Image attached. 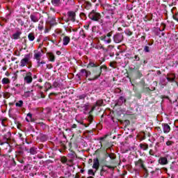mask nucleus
<instances>
[{
  "label": "nucleus",
  "mask_w": 178,
  "mask_h": 178,
  "mask_svg": "<svg viewBox=\"0 0 178 178\" xmlns=\"http://www.w3.org/2000/svg\"><path fill=\"white\" fill-rule=\"evenodd\" d=\"M88 16L91 20H93L94 22H99L100 23H102V19H101V14H99V13H97L95 10H92L89 14Z\"/></svg>",
  "instance_id": "f257e3e1"
},
{
  "label": "nucleus",
  "mask_w": 178,
  "mask_h": 178,
  "mask_svg": "<svg viewBox=\"0 0 178 178\" xmlns=\"http://www.w3.org/2000/svg\"><path fill=\"white\" fill-rule=\"evenodd\" d=\"M31 63V58L30 57V54H26L24 56V58L21 60L19 66L20 67H24V66H27V65H30Z\"/></svg>",
  "instance_id": "f03ea898"
},
{
  "label": "nucleus",
  "mask_w": 178,
  "mask_h": 178,
  "mask_svg": "<svg viewBox=\"0 0 178 178\" xmlns=\"http://www.w3.org/2000/svg\"><path fill=\"white\" fill-rule=\"evenodd\" d=\"M88 76H91V72L84 69L81 70L80 72L76 74L78 80H81L82 77H88Z\"/></svg>",
  "instance_id": "7ed1b4c3"
},
{
  "label": "nucleus",
  "mask_w": 178,
  "mask_h": 178,
  "mask_svg": "<svg viewBox=\"0 0 178 178\" xmlns=\"http://www.w3.org/2000/svg\"><path fill=\"white\" fill-rule=\"evenodd\" d=\"M113 41L116 44H119V42H122V41H123V34L119 33H116L113 36Z\"/></svg>",
  "instance_id": "20e7f679"
},
{
  "label": "nucleus",
  "mask_w": 178,
  "mask_h": 178,
  "mask_svg": "<svg viewBox=\"0 0 178 178\" xmlns=\"http://www.w3.org/2000/svg\"><path fill=\"white\" fill-rule=\"evenodd\" d=\"M24 81L26 84H30L33 82V74L31 72L26 73V75L24 77Z\"/></svg>",
  "instance_id": "39448f33"
},
{
  "label": "nucleus",
  "mask_w": 178,
  "mask_h": 178,
  "mask_svg": "<svg viewBox=\"0 0 178 178\" xmlns=\"http://www.w3.org/2000/svg\"><path fill=\"white\" fill-rule=\"evenodd\" d=\"M30 18L31 22H33V23H37L40 20V18L38 17V13H32L30 15Z\"/></svg>",
  "instance_id": "423d86ee"
},
{
  "label": "nucleus",
  "mask_w": 178,
  "mask_h": 178,
  "mask_svg": "<svg viewBox=\"0 0 178 178\" xmlns=\"http://www.w3.org/2000/svg\"><path fill=\"white\" fill-rule=\"evenodd\" d=\"M92 169H95V172H97L99 169V161L98 159H95L93 160Z\"/></svg>",
  "instance_id": "0eeeda50"
},
{
  "label": "nucleus",
  "mask_w": 178,
  "mask_h": 178,
  "mask_svg": "<svg viewBox=\"0 0 178 178\" xmlns=\"http://www.w3.org/2000/svg\"><path fill=\"white\" fill-rule=\"evenodd\" d=\"M68 20L74 22L76 20V13L73 11L68 12Z\"/></svg>",
  "instance_id": "6e6552de"
},
{
  "label": "nucleus",
  "mask_w": 178,
  "mask_h": 178,
  "mask_svg": "<svg viewBox=\"0 0 178 178\" xmlns=\"http://www.w3.org/2000/svg\"><path fill=\"white\" fill-rule=\"evenodd\" d=\"M10 137H12V134L8 131L3 136V141L4 143H8V141L10 140Z\"/></svg>",
  "instance_id": "1a4fd4ad"
},
{
  "label": "nucleus",
  "mask_w": 178,
  "mask_h": 178,
  "mask_svg": "<svg viewBox=\"0 0 178 178\" xmlns=\"http://www.w3.org/2000/svg\"><path fill=\"white\" fill-rule=\"evenodd\" d=\"M124 102H126V99L121 96L115 104V106H121Z\"/></svg>",
  "instance_id": "9d476101"
},
{
  "label": "nucleus",
  "mask_w": 178,
  "mask_h": 178,
  "mask_svg": "<svg viewBox=\"0 0 178 178\" xmlns=\"http://www.w3.org/2000/svg\"><path fill=\"white\" fill-rule=\"evenodd\" d=\"M20 35H22V31H17L13 35V39L19 40L20 38Z\"/></svg>",
  "instance_id": "9b49d317"
},
{
  "label": "nucleus",
  "mask_w": 178,
  "mask_h": 178,
  "mask_svg": "<svg viewBox=\"0 0 178 178\" xmlns=\"http://www.w3.org/2000/svg\"><path fill=\"white\" fill-rule=\"evenodd\" d=\"M163 133H169L170 131V126L168 124H163Z\"/></svg>",
  "instance_id": "f8f14e48"
},
{
  "label": "nucleus",
  "mask_w": 178,
  "mask_h": 178,
  "mask_svg": "<svg viewBox=\"0 0 178 178\" xmlns=\"http://www.w3.org/2000/svg\"><path fill=\"white\" fill-rule=\"evenodd\" d=\"M159 163H160V165H167L168 159L166 157H161L159 160Z\"/></svg>",
  "instance_id": "ddd939ff"
},
{
  "label": "nucleus",
  "mask_w": 178,
  "mask_h": 178,
  "mask_svg": "<svg viewBox=\"0 0 178 178\" xmlns=\"http://www.w3.org/2000/svg\"><path fill=\"white\" fill-rule=\"evenodd\" d=\"M136 166H138L139 168H142V169H145V167L144 166V161H143V160H141V159H139L136 163Z\"/></svg>",
  "instance_id": "4468645a"
},
{
  "label": "nucleus",
  "mask_w": 178,
  "mask_h": 178,
  "mask_svg": "<svg viewBox=\"0 0 178 178\" xmlns=\"http://www.w3.org/2000/svg\"><path fill=\"white\" fill-rule=\"evenodd\" d=\"M69 42H70V38L65 36L63 39V45L66 46Z\"/></svg>",
  "instance_id": "2eb2a0df"
},
{
  "label": "nucleus",
  "mask_w": 178,
  "mask_h": 178,
  "mask_svg": "<svg viewBox=\"0 0 178 178\" xmlns=\"http://www.w3.org/2000/svg\"><path fill=\"white\" fill-rule=\"evenodd\" d=\"M41 56H42V54L41 53V51H38L34 54V58L37 60H40Z\"/></svg>",
  "instance_id": "dca6fc26"
},
{
  "label": "nucleus",
  "mask_w": 178,
  "mask_h": 178,
  "mask_svg": "<svg viewBox=\"0 0 178 178\" xmlns=\"http://www.w3.org/2000/svg\"><path fill=\"white\" fill-rule=\"evenodd\" d=\"M50 62H55V56L52 53L47 54Z\"/></svg>",
  "instance_id": "f3484780"
},
{
  "label": "nucleus",
  "mask_w": 178,
  "mask_h": 178,
  "mask_svg": "<svg viewBox=\"0 0 178 178\" xmlns=\"http://www.w3.org/2000/svg\"><path fill=\"white\" fill-rule=\"evenodd\" d=\"M28 39H29L30 41H34V40H35V36L34 35V33H30L28 35Z\"/></svg>",
  "instance_id": "a211bd4d"
},
{
  "label": "nucleus",
  "mask_w": 178,
  "mask_h": 178,
  "mask_svg": "<svg viewBox=\"0 0 178 178\" xmlns=\"http://www.w3.org/2000/svg\"><path fill=\"white\" fill-rule=\"evenodd\" d=\"M1 83H2V84H3V85H6V84H10V80H9V79H8V78H3V79L1 80Z\"/></svg>",
  "instance_id": "6ab92c4d"
},
{
  "label": "nucleus",
  "mask_w": 178,
  "mask_h": 178,
  "mask_svg": "<svg viewBox=\"0 0 178 178\" xmlns=\"http://www.w3.org/2000/svg\"><path fill=\"white\" fill-rule=\"evenodd\" d=\"M29 152L31 155H35V154H37V148L35 147H31L29 149Z\"/></svg>",
  "instance_id": "aec40b11"
},
{
  "label": "nucleus",
  "mask_w": 178,
  "mask_h": 178,
  "mask_svg": "<svg viewBox=\"0 0 178 178\" xmlns=\"http://www.w3.org/2000/svg\"><path fill=\"white\" fill-rule=\"evenodd\" d=\"M51 3L54 6H59L60 5V0H51Z\"/></svg>",
  "instance_id": "412c9836"
},
{
  "label": "nucleus",
  "mask_w": 178,
  "mask_h": 178,
  "mask_svg": "<svg viewBox=\"0 0 178 178\" xmlns=\"http://www.w3.org/2000/svg\"><path fill=\"white\" fill-rule=\"evenodd\" d=\"M140 147L141 149H143V151H146V149H148V145L147 144H145V143L143 144V143H141L140 145Z\"/></svg>",
  "instance_id": "4be33fe9"
},
{
  "label": "nucleus",
  "mask_w": 178,
  "mask_h": 178,
  "mask_svg": "<svg viewBox=\"0 0 178 178\" xmlns=\"http://www.w3.org/2000/svg\"><path fill=\"white\" fill-rule=\"evenodd\" d=\"M103 40L106 44H111V42H112V40L106 36H104Z\"/></svg>",
  "instance_id": "5701e85b"
},
{
  "label": "nucleus",
  "mask_w": 178,
  "mask_h": 178,
  "mask_svg": "<svg viewBox=\"0 0 178 178\" xmlns=\"http://www.w3.org/2000/svg\"><path fill=\"white\" fill-rule=\"evenodd\" d=\"M175 78H176V76H175V74H172V75H170V77H167V80H168V81L173 82V81H175Z\"/></svg>",
  "instance_id": "b1692460"
},
{
  "label": "nucleus",
  "mask_w": 178,
  "mask_h": 178,
  "mask_svg": "<svg viewBox=\"0 0 178 178\" xmlns=\"http://www.w3.org/2000/svg\"><path fill=\"white\" fill-rule=\"evenodd\" d=\"M15 106H18V108H22L23 106V101L19 100L18 102L15 104Z\"/></svg>",
  "instance_id": "393cba45"
},
{
  "label": "nucleus",
  "mask_w": 178,
  "mask_h": 178,
  "mask_svg": "<svg viewBox=\"0 0 178 178\" xmlns=\"http://www.w3.org/2000/svg\"><path fill=\"white\" fill-rule=\"evenodd\" d=\"M33 118V115L30 113L27 114V118H26V122H30L31 120V118Z\"/></svg>",
  "instance_id": "a878e982"
},
{
  "label": "nucleus",
  "mask_w": 178,
  "mask_h": 178,
  "mask_svg": "<svg viewBox=\"0 0 178 178\" xmlns=\"http://www.w3.org/2000/svg\"><path fill=\"white\" fill-rule=\"evenodd\" d=\"M32 91H33V90L25 92L24 93V97H25V98H27V97H30V95H31Z\"/></svg>",
  "instance_id": "bb28decb"
},
{
  "label": "nucleus",
  "mask_w": 178,
  "mask_h": 178,
  "mask_svg": "<svg viewBox=\"0 0 178 178\" xmlns=\"http://www.w3.org/2000/svg\"><path fill=\"white\" fill-rule=\"evenodd\" d=\"M45 87H46V91H48L49 90H51V88H52V86H51V83H46Z\"/></svg>",
  "instance_id": "cd10ccee"
},
{
  "label": "nucleus",
  "mask_w": 178,
  "mask_h": 178,
  "mask_svg": "<svg viewBox=\"0 0 178 178\" xmlns=\"http://www.w3.org/2000/svg\"><path fill=\"white\" fill-rule=\"evenodd\" d=\"M104 104V101L102 100H98L96 102V106H102V104Z\"/></svg>",
  "instance_id": "c85d7f7f"
},
{
  "label": "nucleus",
  "mask_w": 178,
  "mask_h": 178,
  "mask_svg": "<svg viewBox=\"0 0 178 178\" xmlns=\"http://www.w3.org/2000/svg\"><path fill=\"white\" fill-rule=\"evenodd\" d=\"M95 172H94V170H88V175H90V176H95Z\"/></svg>",
  "instance_id": "c756f323"
},
{
  "label": "nucleus",
  "mask_w": 178,
  "mask_h": 178,
  "mask_svg": "<svg viewBox=\"0 0 178 178\" xmlns=\"http://www.w3.org/2000/svg\"><path fill=\"white\" fill-rule=\"evenodd\" d=\"M97 64L94 63H89L88 67H97Z\"/></svg>",
  "instance_id": "7c9ffc66"
},
{
  "label": "nucleus",
  "mask_w": 178,
  "mask_h": 178,
  "mask_svg": "<svg viewBox=\"0 0 178 178\" xmlns=\"http://www.w3.org/2000/svg\"><path fill=\"white\" fill-rule=\"evenodd\" d=\"M96 49H105L104 48V46H102V44H97V45L96 46Z\"/></svg>",
  "instance_id": "2f4dec72"
},
{
  "label": "nucleus",
  "mask_w": 178,
  "mask_h": 178,
  "mask_svg": "<svg viewBox=\"0 0 178 178\" xmlns=\"http://www.w3.org/2000/svg\"><path fill=\"white\" fill-rule=\"evenodd\" d=\"M61 162L62 163H66V162H67V159H66V157H62Z\"/></svg>",
  "instance_id": "473e14b6"
},
{
  "label": "nucleus",
  "mask_w": 178,
  "mask_h": 178,
  "mask_svg": "<svg viewBox=\"0 0 178 178\" xmlns=\"http://www.w3.org/2000/svg\"><path fill=\"white\" fill-rule=\"evenodd\" d=\"M166 145H168V147H170V145H173V142L168 140L166 142Z\"/></svg>",
  "instance_id": "72a5a7b5"
},
{
  "label": "nucleus",
  "mask_w": 178,
  "mask_h": 178,
  "mask_svg": "<svg viewBox=\"0 0 178 178\" xmlns=\"http://www.w3.org/2000/svg\"><path fill=\"white\" fill-rule=\"evenodd\" d=\"M99 76H100V75L99 74V75L95 76V77L92 78V79L89 78L88 80H89V81H92V80H97V79H98V78L99 77Z\"/></svg>",
  "instance_id": "f704fd0d"
},
{
  "label": "nucleus",
  "mask_w": 178,
  "mask_h": 178,
  "mask_svg": "<svg viewBox=\"0 0 178 178\" xmlns=\"http://www.w3.org/2000/svg\"><path fill=\"white\" fill-rule=\"evenodd\" d=\"M159 141H160V143H163L165 141V137H163L162 136H160Z\"/></svg>",
  "instance_id": "c9c22d12"
},
{
  "label": "nucleus",
  "mask_w": 178,
  "mask_h": 178,
  "mask_svg": "<svg viewBox=\"0 0 178 178\" xmlns=\"http://www.w3.org/2000/svg\"><path fill=\"white\" fill-rule=\"evenodd\" d=\"M144 51L145 52H149V47L148 46L145 47Z\"/></svg>",
  "instance_id": "e433bc0d"
},
{
  "label": "nucleus",
  "mask_w": 178,
  "mask_h": 178,
  "mask_svg": "<svg viewBox=\"0 0 178 178\" xmlns=\"http://www.w3.org/2000/svg\"><path fill=\"white\" fill-rule=\"evenodd\" d=\"M38 66H41V65H45V62L41 61L40 62V60H38Z\"/></svg>",
  "instance_id": "4c0bfd02"
},
{
  "label": "nucleus",
  "mask_w": 178,
  "mask_h": 178,
  "mask_svg": "<svg viewBox=\"0 0 178 178\" xmlns=\"http://www.w3.org/2000/svg\"><path fill=\"white\" fill-rule=\"evenodd\" d=\"M173 18L178 22V13L174 15Z\"/></svg>",
  "instance_id": "58836bf2"
},
{
  "label": "nucleus",
  "mask_w": 178,
  "mask_h": 178,
  "mask_svg": "<svg viewBox=\"0 0 178 178\" xmlns=\"http://www.w3.org/2000/svg\"><path fill=\"white\" fill-rule=\"evenodd\" d=\"M108 156L111 159H115V156L113 154H109Z\"/></svg>",
  "instance_id": "ea45409f"
},
{
  "label": "nucleus",
  "mask_w": 178,
  "mask_h": 178,
  "mask_svg": "<svg viewBox=\"0 0 178 178\" xmlns=\"http://www.w3.org/2000/svg\"><path fill=\"white\" fill-rule=\"evenodd\" d=\"M106 37H107V38H109V37H112V33H107Z\"/></svg>",
  "instance_id": "a19ab883"
},
{
  "label": "nucleus",
  "mask_w": 178,
  "mask_h": 178,
  "mask_svg": "<svg viewBox=\"0 0 178 178\" xmlns=\"http://www.w3.org/2000/svg\"><path fill=\"white\" fill-rule=\"evenodd\" d=\"M134 58L135 60H140V57H138V56H135Z\"/></svg>",
  "instance_id": "79ce46f5"
},
{
  "label": "nucleus",
  "mask_w": 178,
  "mask_h": 178,
  "mask_svg": "<svg viewBox=\"0 0 178 178\" xmlns=\"http://www.w3.org/2000/svg\"><path fill=\"white\" fill-rule=\"evenodd\" d=\"M77 127V125L76 124H72V129H76Z\"/></svg>",
  "instance_id": "37998d69"
},
{
  "label": "nucleus",
  "mask_w": 178,
  "mask_h": 178,
  "mask_svg": "<svg viewBox=\"0 0 178 178\" xmlns=\"http://www.w3.org/2000/svg\"><path fill=\"white\" fill-rule=\"evenodd\" d=\"M61 54H62V52H60V51H56V55H60Z\"/></svg>",
  "instance_id": "c03bdc74"
},
{
  "label": "nucleus",
  "mask_w": 178,
  "mask_h": 178,
  "mask_svg": "<svg viewBox=\"0 0 178 178\" xmlns=\"http://www.w3.org/2000/svg\"><path fill=\"white\" fill-rule=\"evenodd\" d=\"M149 154L150 155H154V152H153L152 149L149 150Z\"/></svg>",
  "instance_id": "a18cd8bd"
},
{
  "label": "nucleus",
  "mask_w": 178,
  "mask_h": 178,
  "mask_svg": "<svg viewBox=\"0 0 178 178\" xmlns=\"http://www.w3.org/2000/svg\"><path fill=\"white\" fill-rule=\"evenodd\" d=\"M42 45H44V44H43V43H40V44H39V48H42Z\"/></svg>",
  "instance_id": "49530a36"
},
{
  "label": "nucleus",
  "mask_w": 178,
  "mask_h": 178,
  "mask_svg": "<svg viewBox=\"0 0 178 178\" xmlns=\"http://www.w3.org/2000/svg\"><path fill=\"white\" fill-rule=\"evenodd\" d=\"M5 74H6V76H10V74L9 72H6L5 73Z\"/></svg>",
  "instance_id": "de8ad7c7"
},
{
  "label": "nucleus",
  "mask_w": 178,
  "mask_h": 178,
  "mask_svg": "<svg viewBox=\"0 0 178 178\" xmlns=\"http://www.w3.org/2000/svg\"><path fill=\"white\" fill-rule=\"evenodd\" d=\"M2 70H3V71L6 70V67H3Z\"/></svg>",
  "instance_id": "09e8293b"
},
{
  "label": "nucleus",
  "mask_w": 178,
  "mask_h": 178,
  "mask_svg": "<svg viewBox=\"0 0 178 178\" xmlns=\"http://www.w3.org/2000/svg\"><path fill=\"white\" fill-rule=\"evenodd\" d=\"M3 144H5L4 141H3V143H0V145H3Z\"/></svg>",
  "instance_id": "8fccbe9b"
},
{
  "label": "nucleus",
  "mask_w": 178,
  "mask_h": 178,
  "mask_svg": "<svg viewBox=\"0 0 178 178\" xmlns=\"http://www.w3.org/2000/svg\"><path fill=\"white\" fill-rule=\"evenodd\" d=\"M41 97H42V98H45V96L43 95H41Z\"/></svg>",
  "instance_id": "3c124183"
},
{
  "label": "nucleus",
  "mask_w": 178,
  "mask_h": 178,
  "mask_svg": "<svg viewBox=\"0 0 178 178\" xmlns=\"http://www.w3.org/2000/svg\"><path fill=\"white\" fill-rule=\"evenodd\" d=\"M51 10H52L53 12H55V9L54 8H51Z\"/></svg>",
  "instance_id": "603ef678"
},
{
  "label": "nucleus",
  "mask_w": 178,
  "mask_h": 178,
  "mask_svg": "<svg viewBox=\"0 0 178 178\" xmlns=\"http://www.w3.org/2000/svg\"><path fill=\"white\" fill-rule=\"evenodd\" d=\"M84 170H81V173H83Z\"/></svg>",
  "instance_id": "864d4df0"
},
{
  "label": "nucleus",
  "mask_w": 178,
  "mask_h": 178,
  "mask_svg": "<svg viewBox=\"0 0 178 178\" xmlns=\"http://www.w3.org/2000/svg\"><path fill=\"white\" fill-rule=\"evenodd\" d=\"M86 30H88V26H85Z\"/></svg>",
  "instance_id": "5fc2aeb1"
},
{
  "label": "nucleus",
  "mask_w": 178,
  "mask_h": 178,
  "mask_svg": "<svg viewBox=\"0 0 178 178\" xmlns=\"http://www.w3.org/2000/svg\"><path fill=\"white\" fill-rule=\"evenodd\" d=\"M37 42H40V39H38V40H37Z\"/></svg>",
  "instance_id": "6e6d98bb"
},
{
  "label": "nucleus",
  "mask_w": 178,
  "mask_h": 178,
  "mask_svg": "<svg viewBox=\"0 0 178 178\" xmlns=\"http://www.w3.org/2000/svg\"><path fill=\"white\" fill-rule=\"evenodd\" d=\"M122 2H124V0H121Z\"/></svg>",
  "instance_id": "4d7b16f0"
},
{
  "label": "nucleus",
  "mask_w": 178,
  "mask_h": 178,
  "mask_svg": "<svg viewBox=\"0 0 178 178\" xmlns=\"http://www.w3.org/2000/svg\"><path fill=\"white\" fill-rule=\"evenodd\" d=\"M41 52L42 53V52H44V51L41 50Z\"/></svg>",
  "instance_id": "13d9d810"
},
{
  "label": "nucleus",
  "mask_w": 178,
  "mask_h": 178,
  "mask_svg": "<svg viewBox=\"0 0 178 178\" xmlns=\"http://www.w3.org/2000/svg\"><path fill=\"white\" fill-rule=\"evenodd\" d=\"M115 2H118V0H115Z\"/></svg>",
  "instance_id": "bf43d9fd"
}]
</instances>
